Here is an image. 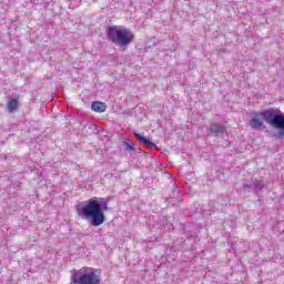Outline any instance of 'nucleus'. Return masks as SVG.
<instances>
[{"label":"nucleus","mask_w":284,"mask_h":284,"mask_svg":"<svg viewBox=\"0 0 284 284\" xmlns=\"http://www.w3.org/2000/svg\"><path fill=\"white\" fill-rule=\"evenodd\" d=\"M108 200L103 197H92L83 203V205H78L75 212L80 219L88 221L93 227H99L105 223V214L109 210Z\"/></svg>","instance_id":"f257e3e1"},{"label":"nucleus","mask_w":284,"mask_h":284,"mask_svg":"<svg viewBox=\"0 0 284 284\" xmlns=\"http://www.w3.org/2000/svg\"><path fill=\"white\" fill-rule=\"evenodd\" d=\"M106 39L114 45L128 48L134 41V33L122 26H112L106 29Z\"/></svg>","instance_id":"f03ea898"},{"label":"nucleus","mask_w":284,"mask_h":284,"mask_svg":"<svg viewBox=\"0 0 284 284\" xmlns=\"http://www.w3.org/2000/svg\"><path fill=\"white\" fill-rule=\"evenodd\" d=\"M71 282L73 284H101V275L97 268L83 266L71 271Z\"/></svg>","instance_id":"7ed1b4c3"},{"label":"nucleus","mask_w":284,"mask_h":284,"mask_svg":"<svg viewBox=\"0 0 284 284\" xmlns=\"http://www.w3.org/2000/svg\"><path fill=\"white\" fill-rule=\"evenodd\" d=\"M261 118L263 121L268 123L270 125H273V128H276L280 130V136H284V114H277V112L274 109H270L266 111H263L261 113Z\"/></svg>","instance_id":"20e7f679"},{"label":"nucleus","mask_w":284,"mask_h":284,"mask_svg":"<svg viewBox=\"0 0 284 284\" xmlns=\"http://www.w3.org/2000/svg\"><path fill=\"white\" fill-rule=\"evenodd\" d=\"M210 132L215 136H221V134H225V132H227V129L221 124L213 123L211 124Z\"/></svg>","instance_id":"39448f33"},{"label":"nucleus","mask_w":284,"mask_h":284,"mask_svg":"<svg viewBox=\"0 0 284 284\" xmlns=\"http://www.w3.org/2000/svg\"><path fill=\"white\" fill-rule=\"evenodd\" d=\"M133 134H134L135 139H136L138 141H140V143H141L142 145H145L146 148H151V150H154V148H156V144H154V143H153L152 141H150L149 139L143 138L141 134H139V133H136V132H134Z\"/></svg>","instance_id":"423d86ee"},{"label":"nucleus","mask_w":284,"mask_h":284,"mask_svg":"<svg viewBox=\"0 0 284 284\" xmlns=\"http://www.w3.org/2000/svg\"><path fill=\"white\" fill-rule=\"evenodd\" d=\"M122 145L126 152H136L138 150L136 144H134V142L130 141L129 139H124L122 141Z\"/></svg>","instance_id":"0eeeda50"},{"label":"nucleus","mask_w":284,"mask_h":284,"mask_svg":"<svg viewBox=\"0 0 284 284\" xmlns=\"http://www.w3.org/2000/svg\"><path fill=\"white\" fill-rule=\"evenodd\" d=\"M251 126L254 130H261L263 128V118H261L260 115H255L254 118H252Z\"/></svg>","instance_id":"6e6552de"},{"label":"nucleus","mask_w":284,"mask_h":284,"mask_svg":"<svg viewBox=\"0 0 284 284\" xmlns=\"http://www.w3.org/2000/svg\"><path fill=\"white\" fill-rule=\"evenodd\" d=\"M106 108L108 106L105 105V103L99 101L91 104V109L93 110V112H105Z\"/></svg>","instance_id":"1a4fd4ad"},{"label":"nucleus","mask_w":284,"mask_h":284,"mask_svg":"<svg viewBox=\"0 0 284 284\" xmlns=\"http://www.w3.org/2000/svg\"><path fill=\"white\" fill-rule=\"evenodd\" d=\"M17 105H19V102L17 100H11L8 102V111L14 112L17 110Z\"/></svg>","instance_id":"9d476101"},{"label":"nucleus","mask_w":284,"mask_h":284,"mask_svg":"<svg viewBox=\"0 0 284 284\" xmlns=\"http://www.w3.org/2000/svg\"><path fill=\"white\" fill-rule=\"evenodd\" d=\"M254 189H255L256 191L263 190V182L257 181V182L254 184Z\"/></svg>","instance_id":"9b49d317"}]
</instances>
